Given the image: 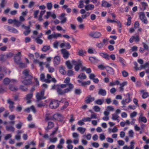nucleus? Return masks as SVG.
Masks as SVG:
<instances>
[{
	"label": "nucleus",
	"mask_w": 149,
	"mask_h": 149,
	"mask_svg": "<svg viewBox=\"0 0 149 149\" xmlns=\"http://www.w3.org/2000/svg\"><path fill=\"white\" fill-rule=\"evenodd\" d=\"M70 79L66 77L64 81V84H61L57 90V92L59 95H63L70 92L74 88V85L70 82Z\"/></svg>",
	"instance_id": "f257e3e1"
},
{
	"label": "nucleus",
	"mask_w": 149,
	"mask_h": 149,
	"mask_svg": "<svg viewBox=\"0 0 149 149\" xmlns=\"http://www.w3.org/2000/svg\"><path fill=\"white\" fill-rule=\"evenodd\" d=\"M22 73L24 76V80H22V83L25 85H29L31 84L32 76L30 71L28 69L24 70Z\"/></svg>",
	"instance_id": "f03ea898"
},
{
	"label": "nucleus",
	"mask_w": 149,
	"mask_h": 149,
	"mask_svg": "<svg viewBox=\"0 0 149 149\" xmlns=\"http://www.w3.org/2000/svg\"><path fill=\"white\" fill-rule=\"evenodd\" d=\"M59 105V104L58 101L52 100L50 101L49 106L52 109H55L58 107Z\"/></svg>",
	"instance_id": "7ed1b4c3"
},
{
	"label": "nucleus",
	"mask_w": 149,
	"mask_h": 149,
	"mask_svg": "<svg viewBox=\"0 0 149 149\" xmlns=\"http://www.w3.org/2000/svg\"><path fill=\"white\" fill-rule=\"evenodd\" d=\"M17 82V80L15 79H12L10 80L8 78H5L3 80V83L5 85H7L9 84L10 85L14 84Z\"/></svg>",
	"instance_id": "20e7f679"
},
{
	"label": "nucleus",
	"mask_w": 149,
	"mask_h": 149,
	"mask_svg": "<svg viewBox=\"0 0 149 149\" xmlns=\"http://www.w3.org/2000/svg\"><path fill=\"white\" fill-rule=\"evenodd\" d=\"M139 18L145 24H147L148 21L145 15L143 12H140L139 14Z\"/></svg>",
	"instance_id": "39448f33"
},
{
	"label": "nucleus",
	"mask_w": 149,
	"mask_h": 149,
	"mask_svg": "<svg viewBox=\"0 0 149 149\" xmlns=\"http://www.w3.org/2000/svg\"><path fill=\"white\" fill-rule=\"evenodd\" d=\"M89 36L94 38H99L102 36L101 33L99 32H91L89 34Z\"/></svg>",
	"instance_id": "423d86ee"
},
{
	"label": "nucleus",
	"mask_w": 149,
	"mask_h": 149,
	"mask_svg": "<svg viewBox=\"0 0 149 149\" xmlns=\"http://www.w3.org/2000/svg\"><path fill=\"white\" fill-rule=\"evenodd\" d=\"M53 118L58 121H62L63 120V116L61 114L56 113L53 115Z\"/></svg>",
	"instance_id": "0eeeda50"
},
{
	"label": "nucleus",
	"mask_w": 149,
	"mask_h": 149,
	"mask_svg": "<svg viewBox=\"0 0 149 149\" xmlns=\"http://www.w3.org/2000/svg\"><path fill=\"white\" fill-rule=\"evenodd\" d=\"M61 62V58L60 56H55L53 59V63L54 66H57L59 65Z\"/></svg>",
	"instance_id": "6e6552de"
},
{
	"label": "nucleus",
	"mask_w": 149,
	"mask_h": 149,
	"mask_svg": "<svg viewBox=\"0 0 149 149\" xmlns=\"http://www.w3.org/2000/svg\"><path fill=\"white\" fill-rule=\"evenodd\" d=\"M61 52L64 59H66L68 58L70 54L68 51L65 49H62L61 50Z\"/></svg>",
	"instance_id": "1a4fd4ad"
},
{
	"label": "nucleus",
	"mask_w": 149,
	"mask_h": 149,
	"mask_svg": "<svg viewBox=\"0 0 149 149\" xmlns=\"http://www.w3.org/2000/svg\"><path fill=\"white\" fill-rule=\"evenodd\" d=\"M5 28L10 32L15 33H18V31L17 30L13 27H11L10 26L6 25L5 26Z\"/></svg>",
	"instance_id": "9d476101"
},
{
	"label": "nucleus",
	"mask_w": 149,
	"mask_h": 149,
	"mask_svg": "<svg viewBox=\"0 0 149 149\" xmlns=\"http://www.w3.org/2000/svg\"><path fill=\"white\" fill-rule=\"evenodd\" d=\"M15 61L16 63H19V62L21 61V52H18V53L16 54L14 58Z\"/></svg>",
	"instance_id": "9b49d317"
},
{
	"label": "nucleus",
	"mask_w": 149,
	"mask_h": 149,
	"mask_svg": "<svg viewBox=\"0 0 149 149\" xmlns=\"http://www.w3.org/2000/svg\"><path fill=\"white\" fill-rule=\"evenodd\" d=\"M95 99L94 97H92L91 95H89L86 97L85 101L87 104H89L93 101L95 100Z\"/></svg>",
	"instance_id": "f8f14e48"
},
{
	"label": "nucleus",
	"mask_w": 149,
	"mask_h": 149,
	"mask_svg": "<svg viewBox=\"0 0 149 149\" xmlns=\"http://www.w3.org/2000/svg\"><path fill=\"white\" fill-rule=\"evenodd\" d=\"M25 18L22 16H20L19 17V21L16 20V27H18L22 24V22L24 21Z\"/></svg>",
	"instance_id": "ddd939ff"
},
{
	"label": "nucleus",
	"mask_w": 149,
	"mask_h": 149,
	"mask_svg": "<svg viewBox=\"0 0 149 149\" xmlns=\"http://www.w3.org/2000/svg\"><path fill=\"white\" fill-rule=\"evenodd\" d=\"M139 38L138 36H132L130 38L129 41L130 43H132L134 41L138 42L139 41Z\"/></svg>",
	"instance_id": "4468645a"
},
{
	"label": "nucleus",
	"mask_w": 149,
	"mask_h": 149,
	"mask_svg": "<svg viewBox=\"0 0 149 149\" xmlns=\"http://www.w3.org/2000/svg\"><path fill=\"white\" fill-rule=\"evenodd\" d=\"M106 70L107 72L109 74L113 75L114 74V70L112 68L108 66H107L106 68Z\"/></svg>",
	"instance_id": "2eb2a0df"
},
{
	"label": "nucleus",
	"mask_w": 149,
	"mask_h": 149,
	"mask_svg": "<svg viewBox=\"0 0 149 149\" xmlns=\"http://www.w3.org/2000/svg\"><path fill=\"white\" fill-rule=\"evenodd\" d=\"M7 103L9 104V108L11 111H13L14 108V103L10 99H9L7 100Z\"/></svg>",
	"instance_id": "dca6fc26"
},
{
	"label": "nucleus",
	"mask_w": 149,
	"mask_h": 149,
	"mask_svg": "<svg viewBox=\"0 0 149 149\" xmlns=\"http://www.w3.org/2000/svg\"><path fill=\"white\" fill-rule=\"evenodd\" d=\"M127 82L126 81H124L123 82V83H120V87L119 88V91L120 92H123L124 90V88L123 87L126 85H127Z\"/></svg>",
	"instance_id": "f3484780"
},
{
	"label": "nucleus",
	"mask_w": 149,
	"mask_h": 149,
	"mask_svg": "<svg viewBox=\"0 0 149 149\" xmlns=\"http://www.w3.org/2000/svg\"><path fill=\"white\" fill-rule=\"evenodd\" d=\"M94 8V6L92 4H89L85 6V9L86 11L93 10Z\"/></svg>",
	"instance_id": "a211bd4d"
},
{
	"label": "nucleus",
	"mask_w": 149,
	"mask_h": 149,
	"mask_svg": "<svg viewBox=\"0 0 149 149\" xmlns=\"http://www.w3.org/2000/svg\"><path fill=\"white\" fill-rule=\"evenodd\" d=\"M98 94L102 96H105L107 94V92L105 89L100 88L99 90Z\"/></svg>",
	"instance_id": "6ab92c4d"
},
{
	"label": "nucleus",
	"mask_w": 149,
	"mask_h": 149,
	"mask_svg": "<svg viewBox=\"0 0 149 149\" xmlns=\"http://www.w3.org/2000/svg\"><path fill=\"white\" fill-rule=\"evenodd\" d=\"M102 2V7L109 8L111 6V5L110 3L104 0H103Z\"/></svg>",
	"instance_id": "aec40b11"
},
{
	"label": "nucleus",
	"mask_w": 149,
	"mask_h": 149,
	"mask_svg": "<svg viewBox=\"0 0 149 149\" xmlns=\"http://www.w3.org/2000/svg\"><path fill=\"white\" fill-rule=\"evenodd\" d=\"M77 81L81 84V85L84 86L87 85H89L91 83L90 81H82L80 79L77 80Z\"/></svg>",
	"instance_id": "412c9836"
},
{
	"label": "nucleus",
	"mask_w": 149,
	"mask_h": 149,
	"mask_svg": "<svg viewBox=\"0 0 149 149\" xmlns=\"http://www.w3.org/2000/svg\"><path fill=\"white\" fill-rule=\"evenodd\" d=\"M100 55L102 57L106 60H109L110 59L109 55L105 53H100Z\"/></svg>",
	"instance_id": "4be33fe9"
},
{
	"label": "nucleus",
	"mask_w": 149,
	"mask_h": 149,
	"mask_svg": "<svg viewBox=\"0 0 149 149\" xmlns=\"http://www.w3.org/2000/svg\"><path fill=\"white\" fill-rule=\"evenodd\" d=\"M72 64L75 65V66L81 65L82 63V62L79 60H77V61H75L74 60H73L72 61Z\"/></svg>",
	"instance_id": "5701e85b"
},
{
	"label": "nucleus",
	"mask_w": 149,
	"mask_h": 149,
	"mask_svg": "<svg viewBox=\"0 0 149 149\" xmlns=\"http://www.w3.org/2000/svg\"><path fill=\"white\" fill-rule=\"evenodd\" d=\"M32 96L33 94L31 93L29 94L26 95V98L27 100V103H30L31 102V100L30 99L32 97Z\"/></svg>",
	"instance_id": "b1692460"
},
{
	"label": "nucleus",
	"mask_w": 149,
	"mask_h": 149,
	"mask_svg": "<svg viewBox=\"0 0 149 149\" xmlns=\"http://www.w3.org/2000/svg\"><path fill=\"white\" fill-rule=\"evenodd\" d=\"M127 94H128L129 95L128 98L126 99L125 100H123L121 101V103L122 104H123V105H125L127 103L130 102L131 101V100L130 98L129 94V93H128Z\"/></svg>",
	"instance_id": "393cba45"
},
{
	"label": "nucleus",
	"mask_w": 149,
	"mask_h": 149,
	"mask_svg": "<svg viewBox=\"0 0 149 149\" xmlns=\"http://www.w3.org/2000/svg\"><path fill=\"white\" fill-rule=\"evenodd\" d=\"M141 92L143 93L142 97L143 99H145L149 96V93L148 92H145L144 90H142Z\"/></svg>",
	"instance_id": "a878e982"
},
{
	"label": "nucleus",
	"mask_w": 149,
	"mask_h": 149,
	"mask_svg": "<svg viewBox=\"0 0 149 149\" xmlns=\"http://www.w3.org/2000/svg\"><path fill=\"white\" fill-rule=\"evenodd\" d=\"M54 126V123L52 122H49L48 123V126L45 129L46 130H48L52 129L53 127Z\"/></svg>",
	"instance_id": "bb28decb"
},
{
	"label": "nucleus",
	"mask_w": 149,
	"mask_h": 149,
	"mask_svg": "<svg viewBox=\"0 0 149 149\" xmlns=\"http://www.w3.org/2000/svg\"><path fill=\"white\" fill-rule=\"evenodd\" d=\"M46 97L43 96L41 95L40 93H37L36 95V98L38 100L46 98Z\"/></svg>",
	"instance_id": "cd10ccee"
},
{
	"label": "nucleus",
	"mask_w": 149,
	"mask_h": 149,
	"mask_svg": "<svg viewBox=\"0 0 149 149\" xmlns=\"http://www.w3.org/2000/svg\"><path fill=\"white\" fill-rule=\"evenodd\" d=\"M87 78L86 74L83 73H80L78 76L77 78L82 80L86 79Z\"/></svg>",
	"instance_id": "c85d7f7f"
},
{
	"label": "nucleus",
	"mask_w": 149,
	"mask_h": 149,
	"mask_svg": "<svg viewBox=\"0 0 149 149\" xmlns=\"http://www.w3.org/2000/svg\"><path fill=\"white\" fill-rule=\"evenodd\" d=\"M46 12V10L44 11H41L40 14V15L39 16V17L38 18V20L40 21H41L43 20L42 19V17L43 15L44 14L45 12Z\"/></svg>",
	"instance_id": "c756f323"
},
{
	"label": "nucleus",
	"mask_w": 149,
	"mask_h": 149,
	"mask_svg": "<svg viewBox=\"0 0 149 149\" xmlns=\"http://www.w3.org/2000/svg\"><path fill=\"white\" fill-rule=\"evenodd\" d=\"M58 127H55L54 128V130H53L51 133L50 134V136H53L55 135L57 132L58 130Z\"/></svg>",
	"instance_id": "7c9ffc66"
},
{
	"label": "nucleus",
	"mask_w": 149,
	"mask_h": 149,
	"mask_svg": "<svg viewBox=\"0 0 149 149\" xmlns=\"http://www.w3.org/2000/svg\"><path fill=\"white\" fill-rule=\"evenodd\" d=\"M65 65L69 69H71L73 68L72 65L71 64L70 61H67L65 62Z\"/></svg>",
	"instance_id": "2f4dec72"
},
{
	"label": "nucleus",
	"mask_w": 149,
	"mask_h": 149,
	"mask_svg": "<svg viewBox=\"0 0 149 149\" xmlns=\"http://www.w3.org/2000/svg\"><path fill=\"white\" fill-rule=\"evenodd\" d=\"M77 130L81 134H83L86 130V129L81 127H79L77 128Z\"/></svg>",
	"instance_id": "473e14b6"
},
{
	"label": "nucleus",
	"mask_w": 149,
	"mask_h": 149,
	"mask_svg": "<svg viewBox=\"0 0 149 149\" xmlns=\"http://www.w3.org/2000/svg\"><path fill=\"white\" fill-rule=\"evenodd\" d=\"M52 79L50 75L49 74H47V79L45 80V82L47 83H50L51 82V79Z\"/></svg>",
	"instance_id": "72a5a7b5"
},
{
	"label": "nucleus",
	"mask_w": 149,
	"mask_h": 149,
	"mask_svg": "<svg viewBox=\"0 0 149 149\" xmlns=\"http://www.w3.org/2000/svg\"><path fill=\"white\" fill-rule=\"evenodd\" d=\"M59 71L63 75L65 74L66 73V71L63 66H61L60 67Z\"/></svg>",
	"instance_id": "f704fd0d"
},
{
	"label": "nucleus",
	"mask_w": 149,
	"mask_h": 149,
	"mask_svg": "<svg viewBox=\"0 0 149 149\" xmlns=\"http://www.w3.org/2000/svg\"><path fill=\"white\" fill-rule=\"evenodd\" d=\"M139 122L141 121L144 123H146L147 121L146 117L143 116V117H139L138 119Z\"/></svg>",
	"instance_id": "c9c22d12"
},
{
	"label": "nucleus",
	"mask_w": 149,
	"mask_h": 149,
	"mask_svg": "<svg viewBox=\"0 0 149 149\" xmlns=\"http://www.w3.org/2000/svg\"><path fill=\"white\" fill-rule=\"evenodd\" d=\"M50 49V46L48 45L44 46L42 49V50L43 52H46Z\"/></svg>",
	"instance_id": "e433bc0d"
},
{
	"label": "nucleus",
	"mask_w": 149,
	"mask_h": 149,
	"mask_svg": "<svg viewBox=\"0 0 149 149\" xmlns=\"http://www.w3.org/2000/svg\"><path fill=\"white\" fill-rule=\"evenodd\" d=\"M103 100L98 99L97 100H95V101L94 102L95 104H97L99 105H101L103 104Z\"/></svg>",
	"instance_id": "4c0bfd02"
},
{
	"label": "nucleus",
	"mask_w": 149,
	"mask_h": 149,
	"mask_svg": "<svg viewBox=\"0 0 149 149\" xmlns=\"http://www.w3.org/2000/svg\"><path fill=\"white\" fill-rule=\"evenodd\" d=\"M118 129L116 127H114L113 129L112 130L111 129V128H109L108 129L109 132V133L112 132H117L118 131Z\"/></svg>",
	"instance_id": "58836bf2"
},
{
	"label": "nucleus",
	"mask_w": 149,
	"mask_h": 149,
	"mask_svg": "<svg viewBox=\"0 0 149 149\" xmlns=\"http://www.w3.org/2000/svg\"><path fill=\"white\" fill-rule=\"evenodd\" d=\"M6 130L10 131L13 132L15 130V128L13 126H6Z\"/></svg>",
	"instance_id": "ea45409f"
},
{
	"label": "nucleus",
	"mask_w": 149,
	"mask_h": 149,
	"mask_svg": "<svg viewBox=\"0 0 149 149\" xmlns=\"http://www.w3.org/2000/svg\"><path fill=\"white\" fill-rule=\"evenodd\" d=\"M112 119L113 120H118L119 117V116L117 114L113 113L112 114Z\"/></svg>",
	"instance_id": "a19ab883"
},
{
	"label": "nucleus",
	"mask_w": 149,
	"mask_h": 149,
	"mask_svg": "<svg viewBox=\"0 0 149 149\" xmlns=\"http://www.w3.org/2000/svg\"><path fill=\"white\" fill-rule=\"evenodd\" d=\"M89 60L92 62H95L99 61L98 59L93 57H90L89 58Z\"/></svg>",
	"instance_id": "79ce46f5"
},
{
	"label": "nucleus",
	"mask_w": 149,
	"mask_h": 149,
	"mask_svg": "<svg viewBox=\"0 0 149 149\" xmlns=\"http://www.w3.org/2000/svg\"><path fill=\"white\" fill-rule=\"evenodd\" d=\"M39 37H37L35 38V40L36 41V42L39 44H42L43 42V40L40 38Z\"/></svg>",
	"instance_id": "37998d69"
},
{
	"label": "nucleus",
	"mask_w": 149,
	"mask_h": 149,
	"mask_svg": "<svg viewBox=\"0 0 149 149\" xmlns=\"http://www.w3.org/2000/svg\"><path fill=\"white\" fill-rule=\"evenodd\" d=\"M47 8L49 10H51L52 8L53 5L52 2L47 3L46 4Z\"/></svg>",
	"instance_id": "c03bdc74"
},
{
	"label": "nucleus",
	"mask_w": 149,
	"mask_h": 149,
	"mask_svg": "<svg viewBox=\"0 0 149 149\" xmlns=\"http://www.w3.org/2000/svg\"><path fill=\"white\" fill-rule=\"evenodd\" d=\"M8 23L9 24H12V23H14L15 26L16 27V19H9L8 20Z\"/></svg>",
	"instance_id": "a18cd8bd"
},
{
	"label": "nucleus",
	"mask_w": 149,
	"mask_h": 149,
	"mask_svg": "<svg viewBox=\"0 0 149 149\" xmlns=\"http://www.w3.org/2000/svg\"><path fill=\"white\" fill-rule=\"evenodd\" d=\"M17 64L19 65L20 67L24 68L26 67V64L24 63H23L21 61H20L19 63H17Z\"/></svg>",
	"instance_id": "49530a36"
},
{
	"label": "nucleus",
	"mask_w": 149,
	"mask_h": 149,
	"mask_svg": "<svg viewBox=\"0 0 149 149\" xmlns=\"http://www.w3.org/2000/svg\"><path fill=\"white\" fill-rule=\"evenodd\" d=\"M84 1L83 0H81L79 2V5L78 7L79 8H81L84 7Z\"/></svg>",
	"instance_id": "de8ad7c7"
},
{
	"label": "nucleus",
	"mask_w": 149,
	"mask_h": 149,
	"mask_svg": "<svg viewBox=\"0 0 149 149\" xmlns=\"http://www.w3.org/2000/svg\"><path fill=\"white\" fill-rule=\"evenodd\" d=\"M11 85H10L9 86V89L11 91H16L18 90V88L17 87H15L13 86H11Z\"/></svg>",
	"instance_id": "09e8293b"
},
{
	"label": "nucleus",
	"mask_w": 149,
	"mask_h": 149,
	"mask_svg": "<svg viewBox=\"0 0 149 149\" xmlns=\"http://www.w3.org/2000/svg\"><path fill=\"white\" fill-rule=\"evenodd\" d=\"M74 72L72 70H68L67 73V75L69 76H71L74 75Z\"/></svg>",
	"instance_id": "8fccbe9b"
},
{
	"label": "nucleus",
	"mask_w": 149,
	"mask_h": 149,
	"mask_svg": "<svg viewBox=\"0 0 149 149\" xmlns=\"http://www.w3.org/2000/svg\"><path fill=\"white\" fill-rule=\"evenodd\" d=\"M130 145L129 147L130 149H134V148L135 142L134 141H132L130 143Z\"/></svg>",
	"instance_id": "3c124183"
},
{
	"label": "nucleus",
	"mask_w": 149,
	"mask_h": 149,
	"mask_svg": "<svg viewBox=\"0 0 149 149\" xmlns=\"http://www.w3.org/2000/svg\"><path fill=\"white\" fill-rule=\"evenodd\" d=\"M49 139L50 141L53 143H56L58 140L57 138L56 137L53 138H49Z\"/></svg>",
	"instance_id": "603ef678"
},
{
	"label": "nucleus",
	"mask_w": 149,
	"mask_h": 149,
	"mask_svg": "<svg viewBox=\"0 0 149 149\" xmlns=\"http://www.w3.org/2000/svg\"><path fill=\"white\" fill-rule=\"evenodd\" d=\"M26 31H25L23 32V33L25 36H27L31 32V30L30 28L28 29H25Z\"/></svg>",
	"instance_id": "864d4df0"
},
{
	"label": "nucleus",
	"mask_w": 149,
	"mask_h": 149,
	"mask_svg": "<svg viewBox=\"0 0 149 149\" xmlns=\"http://www.w3.org/2000/svg\"><path fill=\"white\" fill-rule=\"evenodd\" d=\"M40 78L41 81L45 82V80L46 79H45V76L44 74L42 73L40 74Z\"/></svg>",
	"instance_id": "5fc2aeb1"
},
{
	"label": "nucleus",
	"mask_w": 149,
	"mask_h": 149,
	"mask_svg": "<svg viewBox=\"0 0 149 149\" xmlns=\"http://www.w3.org/2000/svg\"><path fill=\"white\" fill-rule=\"evenodd\" d=\"M86 52L85 51L82 50H79L78 52V54L80 56H83L84 54L86 53Z\"/></svg>",
	"instance_id": "6e6d98bb"
},
{
	"label": "nucleus",
	"mask_w": 149,
	"mask_h": 149,
	"mask_svg": "<svg viewBox=\"0 0 149 149\" xmlns=\"http://www.w3.org/2000/svg\"><path fill=\"white\" fill-rule=\"evenodd\" d=\"M93 109L96 112H99L100 111V107L97 106H95L93 107Z\"/></svg>",
	"instance_id": "4d7b16f0"
},
{
	"label": "nucleus",
	"mask_w": 149,
	"mask_h": 149,
	"mask_svg": "<svg viewBox=\"0 0 149 149\" xmlns=\"http://www.w3.org/2000/svg\"><path fill=\"white\" fill-rule=\"evenodd\" d=\"M128 134L130 137L132 138L134 137V132L132 130H130L129 131Z\"/></svg>",
	"instance_id": "13d9d810"
},
{
	"label": "nucleus",
	"mask_w": 149,
	"mask_h": 149,
	"mask_svg": "<svg viewBox=\"0 0 149 149\" xmlns=\"http://www.w3.org/2000/svg\"><path fill=\"white\" fill-rule=\"evenodd\" d=\"M103 45V43H102V42H100V43H97L96 44V46L99 48H102Z\"/></svg>",
	"instance_id": "bf43d9fd"
},
{
	"label": "nucleus",
	"mask_w": 149,
	"mask_h": 149,
	"mask_svg": "<svg viewBox=\"0 0 149 149\" xmlns=\"http://www.w3.org/2000/svg\"><path fill=\"white\" fill-rule=\"evenodd\" d=\"M141 4L142 5V6L143 7V9L144 10H145L146 7L148 5L146 3L144 2H142L141 3Z\"/></svg>",
	"instance_id": "052dcab7"
},
{
	"label": "nucleus",
	"mask_w": 149,
	"mask_h": 149,
	"mask_svg": "<svg viewBox=\"0 0 149 149\" xmlns=\"http://www.w3.org/2000/svg\"><path fill=\"white\" fill-rule=\"evenodd\" d=\"M131 17H129L128 18L127 22V25L128 26H130L131 23Z\"/></svg>",
	"instance_id": "680f3d73"
},
{
	"label": "nucleus",
	"mask_w": 149,
	"mask_h": 149,
	"mask_svg": "<svg viewBox=\"0 0 149 149\" xmlns=\"http://www.w3.org/2000/svg\"><path fill=\"white\" fill-rule=\"evenodd\" d=\"M122 74L124 77H126L128 75V73L125 70H123L122 72Z\"/></svg>",
	"instance_id": "e2e57ef3"
},
{
	"label": "nucleus",
	"mask_w": 149,
	"mask_h": 149,
	"mask_svg": "<svg viewBox=\"0 0 149 149\" xmlns=\"http://www.w3.org/2000/svg\"><path fill=\"white\" fill-rule=\"evenodd\" d=\"M61 24H64L67 21V18L66 17H64L63 18H61Z\"/></svg>",
	"instance_id": "0e129e2a"
},
{
	"label": "nucleus",
	"mask_w": 149,
	"mask_h": 149,
	"mask_svg": "<svg viewBox=\"0 0 149 149\" xmlns=\"http://www.w3.org/2000/svg\"><path fill=\"white\" fill-rule=\"evenodd\" d=\"M91 119H96L97 118V114L94 113H92L91 116V117H90Z\"/></svg>",
	"instance_id": "69168bd1"
},
{
	"label": "nucleus",
	"mask_w": 149,
	"mask_h": 149,
	"mask_svg": "<svg viewBox=\"0 0 149 149\" xmlns=\"http://www.w3.org/2000/svg\"><path fill=\"white\" fill-rule=\"evenodd\" d=\"M81 92V90L79 89H76L75 90V93L77 95H80Z\"/></svg>",
	"instance_id": "338daca9"
},
{
	"label": "nucleus",
	"mask_w": 149,
	"mask_h": 149,
	"mask_svg": "<svg viewBox=\"0 0 149 149\" xmlns=\"http://www.w3.org/2000/svg\"><path fill=\"white\" fill-rule=\"evenodd\" d=\"M72 137L75 138H78L79 136V134L76 132H74L72 134Z\"/></svg>",
	"instance_id": "774afa93"
}]
</instances>
